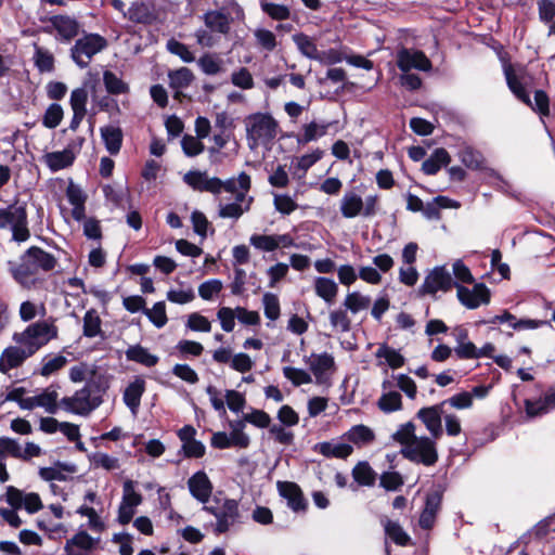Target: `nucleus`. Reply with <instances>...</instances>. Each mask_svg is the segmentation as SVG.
Returning <instances> with one entry per match:
<instances>
[{"instance_id":"1","label":"nucleus","mask_w":555,"mask_h":555,"mask_svg":"<svg viewBox=\"0 0 555 555\" xmlns=\"http://www.w3.org/2000/svg\"><path fill=\"white\" fill-rule=\"evenodd\" d=\"M56 258L40 247H29L17 261H9V271L23 287L31 288L38 282L40 271L48 272L55 268Z\"/></svg>"},{"instance_id":"2","label":"nucleus","mask_w":555,"mask_h":555,"mask_svg":"<svg viewBox=\"0 0 555 555\" xmlns=\"http://www.w3.org/2000/svg\"><path fill=\"white\" fill-rule=\"evenodd\" d=\"M107 388V380H91L73 396L64 397L60 406L67 412L87 416L102 404Z\"/></svg>"},{"instance_id":"3","label":"nucleus","mask_w":555,"mask_h":555,"mask_svg":"<svg viewBox=\"0 0 555 555\" xmlns=\"http://www.w3.org/2000/svg\"><path fill=\"white\" fill-rule=\"evenodd\" d=\"M246 138L250 149L268 145L278 137L280 126L272 115L254 113L244 119Z\"/></svg>"},{"instance_id":"4","label":"nucleus","mask_w":555,"mask_h":555,"mask_svg":"<svg viewBox=\"0 0 555 555\" xmlns=\"http://www.w3.org/2000/svg\"><path fill=\"white\" fill-rule=\"evenodd\" d=\"M204 509L215 516L214 531L218 534L242 522L238 502L234 499L215 500L214 504L204 506Z\"/></svg>"},{"instance_id":"5","label":"nucleus","mask_w":555,"mask_h":555,"mask_svg":"<svg viewBox=\"0 0 555 555\" xmlns=\"http://www.w3.org/2000/svg\"><path fill=\"white\" fill-rule=\"evenodd\" d=\"M108 46L107 40L94 33H88L78 38L70 48V56L81 69L87 68L94 55L104 51Z\"/></svg>"},{"instance_id":"6","label":"nucleus","mask_w":555,"mask_h":555,"mask_svg":"<svg viewBox=\"0 0 555 555\" xmlns=\"http://www.w3.org/2000/svg\"><path fill=\"white\" fill-rule=\"evenodd\" d=\"M0 229H10L13 240L25 242L30 233L27 227V212L22 205H10L0 209Z\"/></svg>"},{"instance_id":"7","label":"nucleus","mask_w":555,"mask_h":555,"mask_svg":"<svg viewBox=\"0 0 555 555\" xmlns=\"http://www.w3.org/2000/svg\"><path fill=\"white\" fill-rule=\"evenodd\" d=\"M47 25L43 31L54 35L55 39L68 43L80 33V23L74 16L67 14H55L43 20Z\"/></svg>"},{"instance_id":"8","label":"nucleus","mask_w":555,"mask_h":555,"mask_svg":"<svg viewBox=\"0 0 555 555\" xmlns=\"http://www.w3.org/2000/svg\"><path fill=\"white\" fill-rule=\"evenodd\" d=\"M400 453L412 463L433 466L438 462L436 443L429 437H418L410 447L402 448Z\"/></svg>"},{"instance_id":"9","label":"nucleus","mask_w":555,"mask_h":555,"mask_svg":"<svg viewBox=\"0 0 555 555\" xmlns=\"http://www.w3.org/2000/svg\"><path fill=\"white\" fill-rule=\"evenodd\" d=\"M455 284L459 283L454 282L446 266H437L425 276L420 286V294L435 296L439 291L444 293L451 291Z\"/></svg>"},{"instance_id":"10","label":"nucleus","mask_w":555,"mask_h":555,"mask_svg":"<svg viewBox=\"0 0 555 555\" xmlns=\"http://www.w3.org/2000/svg\"><path fill=\"white\" fill-rule=\"evenodd\" d=\"M455 288L459 301L467 309H477L491 300V292L485 283H475L472 289L459 283Z\"/></svg>"},{"instance_id":"11","label":"nucleus","mask_w":555,"mask_h":555,"mask_svg":"<svg viewBox=\"0 0 555 555\" xmlns=\"http://www.w3.org/2000/svg\"><path fill=\"white\" fill-rule=\"evenodd\" d=\"M142 495L134 488V482L126 480L122 486V498L118 508V521L127 525L131 521L135 507L142 503Z\"/></svg>"},{"instance_id":"12","label":"nucleus","mask_w":555,"mask_h":555,"mask_svg":"<svg viewBox=\"0 0 555 555\" xmlns=\"http://www.w3.org/2000/svg\"><path fill=\"white\" fill-rule=\"evenodd\" d=\"M5 500L14 509L24 507L30 514L37 513L43 507L39 494L35 492L24 493L13 486L7 487Z\"/></svg>"},{"instance_id":"13","label":"nucleus","mask_w":555,"mask_h":555,"mask_svg":"<svg viewBox=\"0 0 555 555\" xmlns=\"http://www.w3.org/2000/svg\"><path fill=\"white\" fill-rule=\"evenodd\" d=\"M397 66L403 73H408L412 68L427 72L431 69L433 64L423 51L416 50L411 52L403 48L397 54Z\"/></svg>"},{"instance_id":"14","label":"nucleus","mask_w":555,"mask_h":555,"mask_svg":"<svg viewBox=\"0 0 555 555\" xmlns=\"http://www.w3.org/2000/svg\"><path fill=\"white\" fill-rule=\"evenodd\" d=\"M183 181L193 190L219 194L220 179L209 177L205 171L191 170L183 176Z\"/></svg>"},{"instance_id":"15","label":"nucleus","mask_w":555,"mask_h":555,"mask_svg":"<svg viewBox=\"0 0 555 555\" xmlns=\"http://www.w3.org/2000/svg\"><path fill=\"white\" fill-rule=\"evenodd\" d=\"M446 403L447 401H442L433 406L422 408L417 412V417L423 422L434 439H439L442 436L441 415L443 413L442 406Z\"/></svg>"},{"instance_id":"16","label":"nucleus","mask_w":555,"mask_h":555,"mask_svg":"<svg viewBox=\"0 0 555 555\" xmlns=\"http://www.w3.org/2000/svg\"><path fill=\"white\" fill-rule=\"evenodd\" d=\"M276 488L292 511L298 513L308 509V502L298 485L292 481H278Z\"/></svg>"},{"instance_id":"17","label":"nucleus","mask_w":555,"mask_h":555,"mask_svg":"<svg viewBox=\"0 0 555 555\" xmlns=\"http://www.w3.org/2000/svg\"><path fill=\"white\" fill-rule=\"evenodd\" d=\"M525 412L529 418L542 416L555 409V387L551 386L544 396L538 400L526 399L524 401Z\"/></svg>"},{"instance_id":"18","label":"nucleus","mask_w":555,"mask_h":555,"mask_svg":"<svg viewBox=\"0 0 555 555\" xmlns=\"http://www.w3.org/2000/svg\"><path fill=\"white\" fill-rule=\"evenodd\" d=\"M36 345L40 348L46 346L50 340L56 339L59 328L52 321L43 320L35 322L26 327Z\"/></svg>"},{"instance_id":"19","label":"nucleus","mask_w":555,"mask_h":555,"mask_svg":"<svg viewBox=\"0 0 555 555\" xmlns=\"http://www.w3.org/2000/svg\"><path fill=\"white\" fill-rule=\"evenodd\" d=\"M336 371L334 357L327 352L314 354V383L331 385V377Z\"/></svg>"},{"instance_id":"20","label":"nucleus","mask_w":555,"mask_h":555,"mask_svg":"<svg viewBox=\"0 0 555 555\" xmlns=\"http://www.w3.org/2000/svg\"><path fill=\"white\" fill-rule=\"evenodd\" d=\"M191 494L199 502L207 503L212 493V483L205 472H196L188 480Z\"/></svg>"},{"instance_id":"21","label":"nucleus","mask_w":555,"mask_h":555,"mask_svg":"<svg viewBox=\"0 0 555 555\" xmlns=\"http://www.w3.org/2000/svg\"><path fill=\"white\" fill-rule=\"evenodd\" d=\"M93 538L86 531L77 532L64 546L65 555H89L94 546Z\"/></svg>"},{"instance_id":"22","label":"nucleus","mask_w":555,"mask_h":555,"mask_svg":"<svg viewBox=\"0 0 555 555\" xmlns=\"http://www.w3.org/2000/svg\"><path fill=\"white\" fill-rule=\"evenodd\" d=\"M35 408H43L46 412L54 414L57 410V392L44 389L41 393L27 397L24 401V410H33Z\"/></svg>"},{"instance_id":"23","label":"nucleus","mask_w":555,"mask_h":555,"mask_svg":"<svg viewBox=\"0 0 555 555\" xmlns=\"http://www.w3.org/2000/svg\"><path fill=\"white\" fill-rule=\"evenodd\" d=\"M145 380L141 377H135L125 389L122 400L130 409L133 415L138 414L141 404V398L145 392Z\"/></svg>"},{"instance_id":"24","label":"nucleus","mask_w":555,"mask_h":555,"mask_svg":"<svg viewBox=\"0 0 555 555\" xmlns=\"http://www.w3.org/2000/svg\"><path fill=\"white\" fill-rule=\"evenodd\" d=\"M250 244L260 249L266 251H272L279 247H287L292 245L293 241L289 235L283 234V235H260L255 234L250 237Z\"/></svg>"},{"instance_id":"25","label":"nucleus","mask_w":555,"mask_h":555,"mask_svg":"<svg viewBox=\"0 0 555 555\" xmlns=\"http://www.w3.org/2000/svg\"><path fill=\"white\" fill-rule=\"evenodd\" d=\"M28 359L21 348L15 346L7 347L0 354V372L9 373L13 369L20 367Z\"/></svg>"},{"instance_id":"26","label":"nucleus","mask_w":555,"mask_h":555,"mask_svg":"<svg viewBox=\"0 0 555 555\" xmlns=\"http://www.w3.org/2000/svg\"><path fill=\"white\" fill-rule=\"evenodd\" d=\"M42 160L52 171L55 172L72 166L75 160V153L70 149L50 152L43 155Z\"/></svg>"},{"instance_id":"27","label":"nucleus","mask_w":555,"mask_h":555,"mask_svg":"<svg viewBox=\"0 0 555 555\" xmlns=\"http://www.w3.org/2000/svg\"><path fill=\"white\" fill-rule=\"evenodd\" d=\"M451 156L449 152L444 147L436 149L429 158L425 159L422 164V170L425 175L434 176L436 175L442 167H446L450 164Z\"/></svg>"},{"instance_id":"28","label":"nucleus","mask_w":555,"mask_h":555,"mask_svg":"<svg viewBox=\"0 0 555 555\" xmlns=\"http://www.w3.org/2000/svg\"><path fill=\"white\" fill-rule=\"evenodd\" d=\"M505 79L508 89L512 93L524 104L531 105V99L529 92L526 87L517 77L512 64H508L504 67Z\"/></svg>"},{"instance_id":"29","label":"nucleus","mask_w":555,"mask_h":555,"mask_svg":"<svg viewBox=\"0 0 555 555\" xmlns=\"http://www.w3.org/2000/svg\"><path fill=\"white\" fill-rule=\"evenodd\" d=\"M69 378L73 383H81L85 380L87 383H91V380H106L103 375L98 374L94 365L85 362L70 367Z\"/></svg>"},{"instance_id":"30","label":"nucleus","mask_w":555,"mask_h":555,"mask_svg":"<svg viewBox=\"0 0 555 555\" xmlns=\"http://www.w3.org/2000/svg\"><path fill=\"white\" fill-rule=\"evenodd\" d=\"M314 451H319L325 457L347 459L352 454L353 448L348 443H334L331 441L314 444Z\"/></svg>"},{"instance_id":"31","label":"nucleus","mask_w":555,"mask_h":555,"mask_svg":"<svg viewBox=\"0 0 555 555\" xmlns=\"http://www.w3.org/2000/svg\"><path fill=\"white\" fill-rule=\"evenodd\" d=\"M100 132L109 154H118L122 144V130L116 126H105L100 129Z\"/></svg>"},{"instance_id":"32","label":"nucleus","mask_w":555,"mask_h":555,"mask_svg":"<svg viewBox=\"0 0 555 555\" xmlns=\"http://www.w3.org/2000/svg\"><path fill=\"white\" fill-rule=\"evenodd\" d=\"M385 534L399 546L413 545L411 537L403 530L399 522L388 518L382 520Z\"/></svg>"},{"instance_id":"33","label":"nucleus","mask_w":555,"mask_h":555,"mask_svg":"<svg viewBox=\"0 0 555 555\" xmlns=\"http://www.w3.org/2000/svg\"><path fill=\"white\" fill-rule=\"evenodd\" d=\"M363 199L354 192H347L340 201V212L343 217L352 219L362 215Z\"/></svg>"},{"instance_id":"34","label":"nucleus","mask_w":555,"mask_h":555,"mask_svg":"<svg viewBox=\"0 0 555 555\" xmlns=\"http://www.w3.org/2000/svg\"><path fill=\"white\" fill-rule=\"evenodd\" d=\"M230 22V16L221 11H209L204 15L206 27L222 35L229 34Z\"/></svg>"},{"instance_id":"35","label":"nucleus","mask_w":555,"mask_h":555,"mask_svg":"<svg viewBox=\"0 0 555 555\" xmlns=\"http://www.w3.org/2000/svg\"><path fill=\"white\" fill-rule=\"evenodd\" d=\"M343 438L358 447H361L372 443L375 440V434L370 427L359 424L352 426L347 433H345Z\"/></svg>"},{"instance_id":"36","label":"nucleus","mask_w":555,"mask_h":555,"mask_svg":"<svg viewBox=\"0 0 555 555\" xmlns=\"http://www.w3.org/2000/svg\"><path fill=\"white\" fill-rule=\"evenodd\" d=\"M353 480L361 487H372L375 485L377 474L371 467L369 462H358L351 472Z\"/></svg>"},{"instance_id":"37","label":"nucleus","mask_w":555,"mask_h":555,"mask_svg":"<svg viewBox=\"0 0 555 555\" xmlns=\"http://www.w3.org/2000/svg\"><path fill=\"white\" fill-rule=\"evenodd\" d=\"M126 358L129 361L140 363L147 367H152L158 362V357L150 353L149 350L141 345L130 346L126 350Z\"/></svg>"},{"instance_id":"38","label":"nucleus","mask_w":555,"mask_h":555,"mask_svg":"<svg viewBox=\"0 0 555 555\" xmlns=\"http://www.w3.org/2000/svg\"><path fill=\"white\" fill-rule=\"evenodd\" d=\"M125 17L133 23L149 24L154 20V14L144 2H133L125 12Z\"/></svg>"},{"instance_id":"39","label":"nucleus","mask_w":555,"mask_h":555,"mask_svg":"<svg viewBox=\"0 0 555 555\" xmlns=\"http://www.w3.org/2000/svg\"><path fill=\"white\" fill-rule=\"evenodd\" d=\"M197 64L202 72L209 76L218 75L225 70L223 60L216 53H205L198 59Z\"/></svg>"},{"instance_id":"40","label":"nucleus","mask_w":555,"mask_h":555,"mask_svg":"<svg viewBox=\"0 0 555 555\" xmlns=\"http://www.w3.org/2000/svg\"><path fill=\"white\" fill-rule=\"evenodd\" d=\"M314 291L325 302L333 304L338 293V286L332 279L317 278L314 280Z\"/></svg>"},{"instance_id":"41","label":"nucleus","mask_w":555,"mask_h":555,"mask_svg":"<svg viewBox=\"0 0 555 555\" xmlns=\"http://www.w3.org/2000/svg\"><path fill=\"white\" fill-rule=\"evenodd\" d=\"M103 83L106 91L113 95L127 94L130 91L129 85L112 70L103 73Z\"/></svg>"},{"instance_id":"42","label":"nucleus","mask_w":555,"mask_h":555,"mask_svg":"<svg viewBox=\"0 0 555 555\" xmlns=\"http://www.w3.org/2000/svg\"><path fill=\"white\" fill-rule=\"evenodd\" d=\"M376 358H384L392 370L400 369L404 365L405 359L404 357L399 352V350H396L391 347H389L387 344H382L378 349L375 352Z\"/></svg>"},{"instance_id":"43","label":"nucleus","mask_w":555,"mask_h":555,"mask_svg":"<svg viewBox=\"0 0 555 555\" xmlns=\"http://www.w3.org/2000/svg\"><path fill=\"white\" fill-rule=\"evenodd\" d=\"M253 202H254V197H248V203L245 206H243L238 203H230V204L219 203L218 215L220 218L240 219L244 212H246L250 209Z\"/></svg>"},{"instance_id":"44","label":"nucleus","mask_w":555,"mask_h":555,"mask_svg":"<svg viewBox=\"0 0 555 555\" xmlns=\"http://www.w3.org/2000/svg\"><path fill=\"white\" fill-rule=\"evenodd\" d=\"M377 406L385 413L399 411L402 409V397L398 391L385 392L379 397Z\"/></svg>"},{"instance_id":"45","label":"nucleus","mask_w":555,"mask_h":555,"mask_svg":"<svg viewBox=\"0 0 555 555\" xmlns=\"http://www.w3.org/2000/svg\"><path fill=\"white\" fill-rule=\"evenodd\" d=\"M193 79V73L186 67H181L169 73V85L173 90H181L189 87Z\"/></svg>"},{"instance_id":"46","label":"nucleus","mask_w":555,"mask_h":555,"mask_svg":"<svg viewBox=\"0 0 555 555\" xmlns=\"http://www.w3.org/2000/svg\"><path fill=\"white\" fill-rule=\"evenodd\" d=\"M101 318L96 310H88L83 317V335L92 338L101 334Z\"/></svg>"},{"instance_id":"47","label":"nucleus","mask_w":555,"mask_h":555,"mask_svg":"<svg viewBox=\"0 0 555 555\" xmlns=\"http://www.w3.org/2000/svg\"><path fill=\"white\" fill-rule=\"evenodd\" d=\"M34 62L41 73H50L54 68L53 54L49 50L38 46H35Z\"/></svg>"},{"instance_id":"48","label":"nucleus","mask_w":555,"mask_h":555,"mask_svg":"<svg viewBox=\"0 0 555 555\" xmlns=\"http://www.w3.org/2000/svg\"><path fill=\"white\" fill-rule=\"evenodd\" d=\"M12 339L27 358L31 357L39 350V347L36 345L26 328L23 332L14 333Z\"/></svg>"},{"instance_id":"49","label":"nucleus","mask_w":555,"mask_h":555,"mask_svg":"<svg viewBox=\"0 0 555 555\" xmlns=\"http://www.w3.org/2000/svg\"><path fill=\"white\" fill-rule=\"evenodd\" d=\"M461 162L469 169L478 170L482 168L483 157L481 153L470 146L462 149L459 153Z\"/></svg>"},{"instance_id":"50","label":"nucleus","mask_w":555,"mask_h":555,"mask_svg":"<svg viewBox=\"0 0 555 555\" xmlns=\"http://www.w3.org/2000/svg\"><path fill=\"white\" fill-rule=\"evenodd\" d=\"M415 425L412 422H408L400 426V428L392 435V439L399 442L402 448L410 447L415 440Z\"/></svg>"},{"instance_id":"51","label":"nucleus","mask_w":555,"mask_h":555,"mask_svg":"<svg viewBox=\"0 0 555 555\" xmlns=\"http://www.w3.org/2000/svg\"><path fill=\"white\" fill-rule=\"evenodd\" d=\"M63 116L64 111L62 106L57 103H53L49 105L46 109V113L42 118V124L44 127L49 129H54L61 124Z\"/></svg>"},{"instance_id":"52","label":"nucleus","mask_w":555,"mask_h":555,"mask_svg":"<svg viewBox=\"0 0 555 555\" xmlns=\"http://www.w3.org/2000/svg\"><path fill=\"white\" fill-rule=\"evenodd\" d=\"M370 304V297L363 296L358 292L349 293L344 301L346 309L350 310L352 313H357L360 310L369 308Z\"/></svg>"},{"instance_id":"53","label":"nucleus","mask_w":555,"mask_h":555,"mask_svg":"<svg viewBox=\"0 0 555 555\" xmlns=\"http://www.w3.org/2000/svg\"><path fill=\"white\" fill-rule=\"evenodd\" d=\"M144 314L158 328L165 326L168 321L164 301L156 302L151 309H144Z\"/></svg>"},{"instance_id":"54","label":"nucleus","mask_w":555,"mask_h":555,"mask_svg":"<svg viewBox=\"0 0 555 555\" xmlns=\"http://www.w3.org/2000/svg\"><path fill=\"white\" fill-rule=\"evenodd\" d=\"M237 183H238V189L236 190V193H233L235 196L234 203H238V204L245 206L248 203V197H249V196H247V193L249 192V190L251 188L250 176L244 171L241 172L237 176Z\"/></svg>"},{"instance_id":"55","label":"nucleus","mask_w":555,"mask_h":555,"mask_svg":"<svg viewBox=\"0 0 555 555\" xmlns=\"http://www.w3.org/2000/svg\"><path fill=\"white\" fill-rule=\"evenodd\" d=\"M232 431L230 433L231 447L247 448L249 444V437L244 433V422H234L230 424Z\"/></svg>"},{"instance_id":"56","label":"nucleus","mask_w":555,"mask_h":555,"mask_svg":"<svg viewBox=\"0 0 555 555\" xmlns=\"http://www.w3.org/2000/svg\"><path fill=\"white\" fill-rule=\"evenodd\" d=\"M528 106L542 117L550 116V98L544 90H535L534 102Z\"/></svg>"},{"instance_id":"57","label":"nucleus","mask_w":555,"mask_h":555,"mask_svg":"<svg viewBox=\"0 0 555 555\" xmlns=\"http://www.w3.org/2000/svg\"><path fill=\"white\" fill-rule=\"evenodd\" d=\"M181 146L184 154L189 157H194L203 153L205 146L201 139L190 134H185L181 140Z\"/></svg>"},{"instance_id":"58","label":"nucleus","mask_w":555,"mask_h":555,"mask_svg":"<svg viewBox=\"0 0 555 555\" xmlns=\"http://www.w3.org/2000/svg\"><path fill=\"white\" fill-rule=\"evenodd\" d=\"M345 60L343 52L331 48L328 50L319 51L314 46V61H319L325 65H333Z\"/></svg>"},{"instance_id":"59","label":"nucleus","mask_w":555,"mask_h":555,"mask_svg":"<svg viewBox=\"0 0 555 555\" xmlns=\"http://www.w3.org/2000/svg\"><path fill=\"white\" fill-rule=\"evenodd\" d=\"M91 464L99 468H103L106 470L117 469L119 467V462L116 457H113L103 452H96L90 457Z\"/></svg>"},{"instance_id":"60","label":"nucleus","mask_w":555,"mask_h":555,"mask_svg":"<svg viewBox=\"0 0 555 555\" xmlns=\"http://www.w3.org/2000/svg\"><path fill=\"white\" fill-rule=\"evenodd\" d=\"M452 272L455 281L460 284H474L475 278L473 276L469 268L463 262V260H456L452 266Z\"/></svg>"},{"instance_id":"61","label":"nucleus","mask_w":555,"mask_h":555,"mask_svg":"<svg viewBox=\"0 0 555 555\" xmlns=\"http://www.w3.org/2000/svg\"><path fill=\"white\" fill-rule=\"evenodd\" d=\"M217 318L220 321L221 327L224 332H232L235 326L236 308L222 307L217 312Z\"/></svg>"},{"instance_id":"62","label":"nucleus","mask_w":555,"mask_h":555,"mask_svg":"<svg viewBox=\"0 0 555 555\" xmlns=\"http://www.w3.org/2000/svg\"><path fill=\"white\" fill-rule=\"evenodd\" d=\"M186 326L194 332L208 333L211 331L210 321L198 312H193L188 317Z\"/></svg>"},{"instance_id":"63","label":"nucleus","mask_w":555,"mask_h":555,"mask_svg":"<svg viewBox=\"0 0 555 555\" xmlns=\"http://www.w3.org/2000/svg\"><path fill=\"white\" fill-rule=\"evenodd\" d=\"M223 285L220 280H209L204 283H202L198 287V294L199 296L205 300H211L216 295H218Z\"/></svg>"},{"instance_id":"64","label":"nucleus","mask_w":555,"mask_h":555,"mask_svg":"<svg viewBox=\"0 0 555 555\" xmlns=\"http://www.w3.org/2000/svg\"><path fill=\"white\" fill-rule=\"evenodd\" d=\"M67 363V359L64 356L57 354L52 358H46L41 367L42 376H50L56 371L64 367Z\"/></svg>"}]
</instances>
